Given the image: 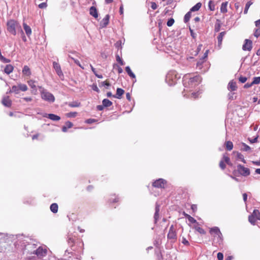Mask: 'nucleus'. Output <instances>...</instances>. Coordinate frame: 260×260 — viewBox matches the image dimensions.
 I'll use <instances>...</instances> for the list:
<instances>
[{
	"mask_svg": "<svg viewBox=\"0 0 260 260\" xmlns=\"http://www.w3.org/2000/svg\"><path fill=\"white\" fill-rule=\"evenodd\" d=\"M44 117L48 118L53 121H58L60 119V117L54 114H46Z\"/></svg>",
	"mask_w": 260,
	"mask_h": 260,
	"instance_id": "nucleus-17",
	"label": "nucleus"
},
{
	"mask_svg": "<svg viewBox=\"0 0 260 260\" xmlns=\"http://www.w3.org/2000/svg\"><path fill=\"white\" fill-rule=\"evenodd\" d=\"M175 21L173 18H170L168 20L167 24L168 26H171L174 24Z\"/></svg>",
	"mask_w": 260,
	"mask_h": 260,
	"instance_id": "nucleus-48",
	"label": "nucleus"
},
{
	"mask_svg": "<svg viewBox=\"0 0 260 260\" xmlns=\"http://www.w3.org/2000/svg\"><path fill=\"white\" fill-rule=\"evenodd\" d=\"M253 35L256 38H258L260 36V27H257L254 29Z\"/></svg>",
	"mask_w": 260,
	"mask_h": 260,
	"instance_id": "nucleus-44",
	"label": "nucleus"
},
{
	"mask_svg": "<svg viewBox=\"0 0 260 260\" xmlns=\"http://www.w3.org/2000/svg\"><path fill=\"white\" fill-rule=\"evenodd\" d=\"M208 68V63L204 60V58L200 59L196 63V69L202 72H206Z\"/></svg>",
	"mask_w": 260,
	"mask_h": 260,
	"instance_id": "nucleus-8",
	"label": "nucleus"
},
{
	"mask_svg": "<svg viewBox=\"0 0 260 260\" xmlns=\"http://www.w3.org/2000/svg\"><path fill=\"white\" fill-rule=\"evenodd\" d=\"M260 83V77H255L253 78V80L252 82V84H258Z\"/></svg>",
	"mask_w": 260,
	"mask_h": 260,
	"instance_id": "nucleus-47",
	"label": "nucleus"
},
{
	"mask_svg": "<svg viewBox=\"0 0 260 260\" xmlns=\"http://www.w3.org/2000/svg\"><path fill=\"white\" fill-rule=\"evenodd\" d=\"M125 71L131 78H135V75L133 73L129 66H127L125 67Z\"/></svg>",
	"mask_w": 260,
	"mask_h": 260,
	"instance_id": "nucleus-32",
	"label": "nucleus"
},
{
	"mask_svg": "<svg viewBox=\"0 0 260 260\" xmlns=\"http://www.w3.org/2000/svg\"><path fill=\"white\" fill-rule=\"evenodd\" d=\"M258 138V135L256 134L252 138H248V139L251 143H254L257 142Z\"/></svg>",
	"mask_w": 260,
	"mask_h": 260,
	"instance_id": "nucleus-40",
	"label": "nucleus"
},
{
	"mask_svg": "<svg viewBox=\"0 0 260 260\" xmlns=\"http://www.w3.org/2000/svg\"><path fill=\"white\" fill-rule=\"evenodd\" d=\"M124 93V90L120 88H118L116 90V93L113 95V97L118 99H120L122 94Z\"/></svg>",
	"mask_w": 260,
	"mask_h": 260,
	"instance_id": "nucleus-19",
	"label": "nucleus"
},
{
	"mask_svg": "<svg viewBox=\"0 0 260 260\" xmlns=\"http://www.w3.org/2000/svg\"><path fill=\"white\" fill-rule=\"evenodd\" d=\"M7 29L11 34L16 36L17 31L19 32L21 35H23V31L19 23L14 20L10 19L7 22Z\"/></svg>",
	"mask_w": 260,
	"mask_h": 260,
	"instance_id": "nucleus-1",
	"label": "nucleus"
},
{
	"mask_svg": "<svg viewBox=\"0 0 260 260\" xmlns=\"http://www.w3.org/2000/svg\"><path fill=\"white\" fill-rule=\"evenodd\" d=\"M237 157L238 158L240 159L244 164H245L246 162L245 159H244V156L241 153H240L239 152H237Z\"/></svg>",
	"mask_w": 260,
	"mask_h": 260,
	"instance_id": "nucleus-45",
	"label": "nucleus"
},
{
	"mask_svg": "<svg viewBox=\"0 0 260 260\" xmlns=\"http://www.w3.org/2000/svg\"><path fill=\"white\" fill-rule=\"evenodd\" d=\"M220 27H221L220 21L219 19H217L215 24V28H214L215 31L216 32H218L220 30Z\"/></svg>",
	"mask_w": 260,
	"mask_h": 260,
	"instance_id": "nucleus-36",
	"label": "nucleus"
},
{
	"mask_svg": "<svg viewBox=\"0 0 260 260\" xmlns=\"http://www.w3.org/2000/svg\"><path fill=\"white\" fill-rule=\"evenodd\" d=\"M209 233L213 237V242L220 245L223 243V236L219 229L217 226L211 228L209 230Z\"/></svg>",
	"mask_w": 260,
	"mask_h": 260,
	"instance_id": "nucleus-2",
	"label": "nucleus"
},
{
	"mask_svg": "<svg viewBox=\"0 0 260 260\" xmlns=\"http://www.w3.org/2000/svg\"><path fill=\"white\" fill-rule=\"evenodd\" d=\"M19 90L22 91H25L28 89L27 86L24 84H18Z\"/></svg>",
	"mask_w": 260,
	"mask_h": 260,
	"instance_id": "nucleus-42",
	"label": "nucleus"
},
{
	"mask_svg": "<svg viewBox=\"0 0 260 260\" xmlns=\"http://www.w3.org/2000/svg\"><path fill=\"white\" fill-rule=\"evenodd\" d=\"M193 229L201 235H205L206 231L200 226L199 222L193 225Z\"/></svg>",
	"mask_w": 260,
	"mask_h": 260,
	"instance_id": "nucleus-18",
	"label": "nucleus"
},
{
	"mask_svg": "<svg viewBox=\"0 0 260 260\" xmlns=\"http://www.w3.org/2000/svg\"><path fill=\"white\" fill-rule=\"evenodd\" d=\"M101 85L103 86H106L107 88L110 86V84L107 81L101 82Z\"/></svg>",
	"mask_w": 260,
	"mask_h": 260,
	"instance_id": "nucleus-53",
	"label": "nucleus"
},
{
	"mask_svg": "<svg viewBox=\"0 0 260 260\" xmlns=\"http://www.w3.org/2000/svg\"><path fill=\"white\" fill-rule=\"evenodd\" d=\"M2 104L7 107H10L12 105V101L8 96H5L2 101Z\"/></svg>",
	"mask_w": 260,
	"mask_h": 260,
	"instance_id": "nucleus-15",
	"label": "nucleus"
},
{
	"mask_svg": "<svg viewBox=\"0 0 260 260\" xmlns=\"http://www.w3.org/2000/svg\"><path fill=\"white\" fill-rule=\"evenodd\" d=\"M217 257L218 260H223V255L221 252H218L217 255Z\"/></svg>",
	"mask_w": 260,
	"mask_h": 260,
	"instance_id": "nucleus-54",
	"label": "nucleus"
},
{
	"mask_svg": "<svg viewBox=\"0 0 260 260\" xmlns=\"http://www.w3.org/2000/svg\"><path fill=\"white\" fill-rule=\"evenodd\" d=\"M14 70V67L11 64H7L6 66L5 69H4V72L9 75L10 73H11Z\"/></svg>",
	"mask_w": 260,
	"mask_h": 260,
	"instance_id": "nucleus-23",
	"label": "nucleus"
},
{
	"mask_svg": "<svg viewBox=\"0 0 260 260\" xmlns=\"http://www.w3.org/2000/svg\"><path fill=\"white\" fill-rule=\"evenodd\" d=\"M183 215L186 218H187V219L188 220V221L189 222H190L191 223H195V224H197V223H198L197 220L194 218H193L192 217H191L190 215H189V214L186 213L185 212H183Z\"/></svg>",
	"mask_w": 260,
	"mask_h": 260,
	"instance_id": "nucleus-24",
	"label": "nucleus"
},
{
	"mask_svg": "<svg viewBox=\"0 0 260 260\" xmlns=\"http://www.w3.org/2000/svg\"><path fill=\"white\" fill-rule=\"evenodd\" d=\"M110 16L109 15H106L105 17L102 19L100 22V26L104 28L107 26L109 22Z\"/></svg>",
	"mask_w": 260,
	"mask_h": 260,
	"instance_id": "nucleus-16",
	"label": "nucleus"
},
{
	"mask_svg": "<svg viewBox=\"0 0 260 260\" xmlns=\"http://www.w3.org/2000/svg\"><path fill=\"white\" fill-rule=\"evenodd\" d=\"M237 170L238 172L243 176H247L250 174L249 169L241 165H238L237 166Z\"/></svg>",
	"mask_w": 260,
	"mask_h": 260,
	"instance_id": "nucleus-12",
	"label": "nucleus"
},
{
	"mask_svg": "<svg viewBox=\"0 0 260 260\" xmlns=\"http://www.w3.org/2000/svg\"><path fill=\"white\" fill-rule=\"evenodd\" d=\"M73 124V123L70 121H67L65 123L64 125L62 127V130H67L68 128H71L72 127Z\"/></svg>",
	"mask_w": 260,
	"mask_h": 260,
	"instance_id": "nucleus-34",
	"label": "nucleus"
},
{
	"mask_svg": "<svg viewBox=\"0 0 260 260\" xmlns=\"http://www.w3.org/2000/svg\"><path fill=\"white\" fill-rule=\"evenodd\" d=\"M47 250L45 248H43L42 247H39L33 253L36 254L39 258H42L47 255Z\"/></svg>",
	"mask_w": 260,
	"mask_h": 260,
	"instance_id": "nucleus-11",
	"label": "nucleus"
},
{
	"mask_svg": "<svg viewBox=\"0 0 260 260\" xmlns=\"http://www.w3.org/2000/svg\"><path fill=\"white\" fill-rule=\"evenodd\" d=\"M255 25L256 27H260V19L255 21Z\"/></svg>",
	"mask_w": 260,
	"mask_h": 260,
	"instance_id": "nucleus-64",
	"label": "nucleus"
},
{
	"mask_svg": "<svg viewBox=\"0 0 260 260\" xmlns=\"http://www.w3.org/2000/svg\"><path fill=\"white\" fill-rule=\"evenodd\" d=\"M179 78L175 71H170L167 74L166 80L170 85H173L177 83Z\"/></svg>",
	"mask_w": 260,
	"mask_h": 260,
	"instance_id": "nucleus-4",
	"label": "nucleus"
},
{
	"mask_svg": "<svg viewBox=\"0 0 260 260\" xmlns=\"http://www.w3.org/2000/svg\"><path fill=\"white\" fill-rule=\"evenodd\" d=\"M189 31L191 37L193 39H195L196 37V34L193 32V30L192 29H191V28H189Z\"/></svg>",
	"mask_w": 260,
	"mask_h": 260,
	"instance_id": "nucleus-59",
	"label": "nucleus"
},
{
	"mask_svg": "<svg viewBox=\"0 0 260 260\" xmlns=\"http://www.w3.org/2000/svg\"><path fill=\"white\" fill-rule=\"evenodd\" d=\"M167 238L171 243H175L177 240V232L173 225H172L170 228Z\"/></svg>",
	"mask_w": 260,
	"mask_h": 260,
	"instance_id": "nucleus-6",
	"label": "nucleus"
},
{
	"mask_svg": "<svg viewBox=\"0 0 260 260\" xmlns=\"http://www.w3.org/2000/svg\"><path fill=\"white\" fill-rule=\"evenodd\" d=\"M89 13L91 16L94 17L95 18H96L98 17V13L97 10L95 8V7H94L93 6H92L91 7H90V10H89Z\"/></svg>",
	"mask_w": 260,
	"mask_h": 260,
	"instance_id": "nucleus-21",
	"label": "nucleus"
},
{
	"mask_svg": "<svg viewBox=\"0 0 260 260\" xmlns=\"http://www.w3.org/2000/svg\"><path fill=\"white\" fill-rule=\"evenodd\" d=\"M191 12L189 11L187 12L184 17V22L185 23H187L189 21L190 17H191Z\"/></svg>",
	"mask_w": 260,
	"mask_h": 260,
	"instance_id": "nucleus-39",
	"label": "nucleus"
},
{
	"mask_svg": "<svg viewBox=\"0 0 260 260\" xmlns=\"http://www.w3.org/2000/svg\"><path fill=\"white\" fill-rule=\"evenodd\" d=\"M102 104L105 107H109L112 105V102L106 99L103 100Z\"/></svg>",
	"mask_w": 260,
	"mask_h": 260,
	"instance_id": "nucleus-33",
	"label": "nucleus"
},
{
	"mask_svg": "<svg viewBox=\"0 0 260 260\" xmlns=\"http://www.w3.org/2000/svg\"><path fill=\"white\" fill-rule=\"evenodd\" d=\"M41 96L43 100L48 102L53 103L55 101L54 95L45 89L41 91Z\"/></svg>",
	"mask_w": 260,
	"mask_h": 260,
	"instance_id": "nucleus-5",
	"label": "nucleus"
},
{
	"mask_svg": "<svg viewBox=\"0 0 260 260\" xmlns=\"http://www.w3.org/2000/svg\"><path fill=\"white\" fill-rule=\"evenodd\" d=\"M119 200L118 198H117L115 194H113L111 196V197L109 199V201L111 203H115L117 202Z\"/></svg>",
	"mask_w": 260,
	"mask_h": 260,
	"instance_id": "nucleus-41",
	"label": "nucleus"
},
{
	"mask_svg": "<svg viewBox=\"0 0 260 260\" xmlns=\"http://www.w3.org/2000/svg\"><path fill=\"white\" fill-rule=\"evenodd\" d=\"M36 81L32 80H30L27 81L28 85L34 90H37L36 85L35 84Z\"/></svg>",
	"mask_w": 260,
	"mask_h": 260,
	"instance_id": "nucleus-31",
	"label": "nucleus"
},
{
	"mask_svg": "<svg viewBox=\"0 0 260 260\" xmlns=\"http://www.w3.org/2000/svg\"><path fill=\"white\" fill-rule=\"evenodd\" d=\"M225 34V31L221 32L217 37L218 45L220 47L222 44L223 37Z\"/></svg>",
	"mask_w": 260,
	"mask_h": 260,
	"instance_id": "nucleus-25",
	"label": "nucleus"
},
{
	"mask_svg": "<svg viewBox=\"0 0 260 260\" xmlns=\"http://www.w3.org/2000/svg\"><path fill=\"white\" fill-rule=\"evenodd\" d=\"M184 85L187 87V85L190 86L191 87H193L198 85L201 81V78L200 76L197 75L193 77H190L189 74L185 75L183 77Z\"/></svg>",
	"mask_w": 260,
	"mask_h": 260,
	"instance_id": "nucleus-3",
	"label": "nucleus"
},
{
	"mask_svg": "<svg viewBox=\"0 0 260 260\" xmlns=\"http://www.w3.org/2000/svg\"><path fill=\"white\" fill-rule=\"evenodd\" d=\"M191 209L193 213L196 212L197 210V206L193 204L191 206Z\"/></svg>",
	"mask_w": 260,
	"mask_h": 260,
	"instance_id": "nucleus-58",
	"label": "nucleus"
},
{
	"mask_svg": "<svg viewBox=\"0 0 260 260\" xmlns=\"http://www.w3.org/2000/svg\"><path fill=\"white\" fill-rule=\"evenodd\" d=\"M39 7L40 9H44L47 7V4L46 3H42L39 5Z\"/></svg>",
	"mask_w": 260,
	"mask_h": 260,
	"instance_id": "nucleus-56",
	"label": "nucleus"
},
{
	"mask_svg": "<svg viewBox=\"0 0 260 260\" xmlns=\"http://www.w3.org/2000/svg\"><path fill=\"white\" fill-rule=\"evenodd\" d=\"M253 84H252V82L251 83H247L246 84H245L244 86V88H248L250 87H251Z\"/></svg>",
	"mask_w": 260,
	"mask_h": 260,
	"instance_id": "nucleus-60",
	"label": "nucleus"
},
{
	"mask_svg": "<svg viewBox=\"0 0 260 260\" xmlns=\"http://www.w3.org/2000/svg\"><path fill=\"white\" fill-rule=\"evenodd\" d=\"M80 105V103L78 101H73L68 104L69 106L70 107H78Z\"/></svg>",
	"mask_w": 260,
	"mask_h": 260,
	"instance_id": "nucleus-35",
	"label": "nucleus"
},
{
	"mask_svg": "<svg viewBox=\"0 0 260 260\" xmlns=\"http://www.w3.org/2000/svg\"><path fill=\"white\" fill-rule=\"evenodd\" d=\"M69 57L71 59H72V60H73V61H74V62H75L77 65H78V64L80 63V62H79V61L78 60L76 59L75 58H73V57H71V56H69Z\"/></svg>",
	"mask_w": 260,
	"mask_h": 260,
	"instance_id": "nucleus-62",
	"label": "nucleus"
},
{
	"mask_svg": "<svg viewBox=\"0 0 260 260\" xmlns=\"http://www.w3.org/2000/svg\"><path fill=\"white\" fill-rule=\"evenodd\" d=\"M151 8L153 9V10H155L157 9V6L156 5V4L154 2H151Z\"/></svg>",
	"mask_w": 260,
	"mask_h": 260,
	"instance_id": "nucleus-57",
	"label": "nucleus"
},
{
	"mask_svg": "<svg viewBox=\"0 0 260 260\" xmlns=\"http://www.w3.org/2000/svg\"><path fill=\"white\" fill-rule=\"evenodd\" d=\"M257 220H260V212L254 209L252 213L248 216V221L251 224L254 225Z\"/></svg>",
	"mask_w": 260,
	"mask_h": 260,
	"instance_id": "nucleus-7",
	"label": "nucleus"
},
{
	"mask_svg": "<svg viewBox=\"0 0 260 260\" xmlns=\"http://www.w3.org/2000/svg\"><path fill=\"white\" fill-rule=\"evenodd\" d=\"M50 208L51 211L53 213H56L58 211V205L56 203H53L51 205Z\"/></svg>",
	"mask_w": 260,
	"mask_h": 260,
	"instance_id": "nucleus-29",
	"label": "nucleus"
},
{
	"mask_svg": "<svg viewBox=\"0 0 260 260\" xmlns=\"http://www.w3.org/2000/svg\"><path fill=\"white\" fill-rule=\"evenodd\" d=\"M22 73L27 76H29L31 75L30 70L27 66H24L22 69Z\"/></svg>",
	"mask_w": 260,
	"mask_h": 260,
	"instance_id": "nucleus-26",
	"label": "nucleus"
},
{
	"mask_svg": "<svg viewBox=\"0 0 260 260\" xmlns=\"http://www.w3.org/2000/svg\"><path fill=\"white\" fill-rule=\"evenodd\" d=\"M116 60L118 62L121 66H123L124 63L122 59L119 57L118 55H116Z\"/></svg>",
	"mask_w": 260,
	"mask_h": 260,
	"instance_id": "nucleus-49",
	"label": "nucleus"
},
{
	"mask_svg": "<svg viewBox=\"0 0 260 260\" xmlns=\"http://www.w3.org/2000/svg\"><path fill=\"white\" fill-rule=\"evenodd\" d=\"M228 88L229 90L235 91L237 88L236 82H234L233 80L231 81L229 83Z\"/></svg>",
	"mask_w": 260,
	"mask_h": 260,
	"instance_id": "nucleus-20",
	"label": "nucleus"
},
{
	"mask_svg": "<svg viewBox=\"0 0 260 260\" xmlns=\"http://www.w3.org/2000/svg\"><path fill=\"white\" fill-rule=\"evenodd\" d=\"M228 2H223L221 4V7H220V11L221 13H226L228 11L227 10V5H228Z\"/></svg>",
	"mask_w": 260,
	"mask_h": 260,
	"instance_id": "nucleus-28",
	"label": "nucleus"
},
{
	"mask_svg": "<svg viewBox=\"0 0 260 260\" xmlns=\"http://www.w3.org/2000/svg\"><path fill=\"white\" fill-rule=\"evenodd\" d=\"M159 206L158 204L155 206V212L154 215L155 222H156L159 218Z\"/></svg>",
	"mask_w": 260,
	"mask_h": 260,
	"instance_id": "nucleus-27",
	"label": "nucleus"
},
{
	"mask_svg": "<svg viewBox=\"0 0 260 260\" xmlns=\"http://www.w3.org/2000/svg\"><path fill=\"white\" fill-rule=\"evenodd\" d=\"M96 121L97 120L96 119H95L89 118V119H87L85 121V122L87 123H88V124H91V123H92L93 122H96Z\"/></svg>",
	"mask_w": 260,
	"mask_h": 260,
	"instance_id": "nucleus-52",
	"label": "nucleus"
},
{
	"mask_svg": "<svg viewBox=\"0 0 260 260\" xmlns=\"http://www.w3.org/2000/svg\"><path fill=\"white\" fill-rule=\"evenodd\" d=\"M53 68L55 69L57 74L59 76H63V73L59 63L54 61L53 62Z\"/></svg>",
	"mask_w": 260,
	"mask_h": 260,
	"instance_id": "nucleus-14",
	"label": "nucleus"
},
{
	"mask_svg": "<svg viewBox=\"0 0 260 260\" xmlns=\"http://www.w3.org/2000/svg\"><path fill=\"white\" fill-rule=\"evenodd\" d=\"M22 100L26 102H31L32 100V99L31 97H25L22 98Z\"/></svg>",
	"mask_w": 260,
	"mask_h": 260,
	"instance_id": "nucleus-63",
	"label": "nucleus"
},
{
	"mask_svg": "<svg viewBox=\"0 0 260 260\" xmlns=\"http://www.w3.org/2000/svg\"><path fill=\"white\" fill-rule=\"evenodd\" d=\"M208 7L209 9L212 11L215 10V5L212 1H209L208 3Z\"/></svg>",
	"mask_w": 260,
	"mask_h": 260,
	"instance_id": "nucleus-46",
	"label": "nucleus"
},
{
	"mask_svg": "<svg viewBox=\"0 0 260 260\" xmlns=\"http://www.w3.org/2000/svg\"><path fill=\"white\" fill-rule=\"evenodd\" d=\"M243 145L244 147V148L243 149V150L244 151H249L251 149L250 147L249 146H248L247 145L245 144V143H243Z\"/></svg>",
	"mask_w": 260,
	"mask_h": 260,
	"instance_id": "nucleus-55",
	"label": "nucleus"
},
{
	"mask_svg": "<svg viewBox=\"0 0 260 260\" xmlns=\"http://www.w3.org/2000/svg\"><path fill=\"white\" fill-rule=\"evenodd\" d=\"M181 242H182V244H183L184 245H185V246H189V243L186 239V238L183 237Z\"/></svg>",
	"mask_w": 260,
	"mask_h": 260,
	"instance_id": "nucleus-51",
	"label": "nucleus"
},
{
	"mask_svg": "<svg viewBox=\"0 0 260 260\" xmlns=\"http://www.w3.org/2000/svg\"><path fill=\"white\" fill-rule=\"evenodd\" d=\"M225 164L229 166H232V164L230 161V157L226 154H224L222 159L219 162V167L222 170H224L226 167Z\"/></svg>",
	"mask_w": 260,
	"mask_h": 260,
	"instance_id": "nucleus-9",
	"label": "nucleus"
},
{
	"mask_svg": "<svg viewBox=\"0 0 260 260\" xmlns=\"http://www.w3.org/2000/svg\"><path fill=\"white\" fill-rule=\"evenodd\" d=\"M68 114V116L69 117H74L75 116H76V115H77V113L75 112H70Z\"/></svg>",
	"mask_w": 260,
	"mask_h": 260,
	"instance_id": "nucleus-61",
	"label": "nucleus"
},
{
	"mask_svg": "<svg viewBox=\"0 0 260 260\" xmlns=\"http://www.w3.org/2000/svg\"><path fill=\"white\" fill-rule=\"evenodd\" d=\"M252 48V41L249 39H245L244 44L242 46V49L244 51L248 50L250 51Z\"/></svg>",
	"mask_w": 260,
	"mask_h": 260,
	"instance_id": "nucleus-13",
	"label": "nucleus"
},
{
	"mask_svg": "<svg viewBox=\"0 0 260 260\" xmlns=\"http://www.w3.org/2000/svg\"><path fill=\"white\" fill-rule=\"evenodd\" d=\"M201 6L202 4L201 3H198L196 5H194L190 9V11L191 12L197 11L201 8Z\"/></svg>",
	"mask_w": 260,
	"mask_h": 260,
	"instance_id": "nucleus-30",
	"label": "nucleus"
},
{
	"mask_svg": "<svg viewBox=\"0 0 260 260\" xmlns=\"http://www.w3.org/2000/svg\"><path fill=\"white\" fill-rule=\"evenodd\" d=\"M226 148L228 150L231 151L233 148V144L231 141H226L225 142Z\"/></svg>",
	"mask_w": 260,
	"mask_h": 260,
	"instance_id": "nucleus-38",
	"label": "nucleus"
},
{
	"mask_svg": "<svg viewBox=\"0 0 260 260\" xmlns=\"http://www.w3.org/2000/svg\"><path fill=\"white\" fill-rule=\"evenodd\" d=\"M23 28H24V29L25 30V33H26V35H27V37H29L31 35V28L30 27V26L27 25L25 23H24L23 24Z\"/></svg>",
	"mask_w": 260,
	"mask_h": 260,
	"instance_id": "nucleus-22",
	"label": "nucleus"
},
{
	"mask_svg": "<svg viewBox=\"0 0 260 260\" xmlns=\"http://www.w3.org/2000/svg\"><path fill=\"white\" fill-rule=\"evenodd\" d=\"M247 78L246 77L240 76L239 78V81L242 83H245L247 81Z\"/></svg>",
	"mask_w": 260,
	"mask_h": 260,
	"instance_id": "nucleus-50",
	"label": "nucleus"
},
{
	"mask_svg": "<svg viewBox=\"0 0 260 260\" xmlns=\"http://www.w3.org/2000/svg\"><path fill=\"white\" fill-rule=\"evenodd\" d=\"M19 90H19V86H17L16 85H14L12 87L11 91L16 94L19 93Z\"/></svg>",
	"mask_w": 260,
	"mask_h": 260,
	"instance_id": "nucleus-43",
	"label": "nucleus"
},
{
	"mask_svg": "<svg viewBox=\"0 0 260 260\" xmlns=\"http://www.w3.org/2000/svg\"><path fill=\"white\" fill-rule=\"evenodd\" d=\"M167 184V181L165 179L159 178L155 180L152 183V186L154 187L159 188H164Z\"/></svg>",
	"mask_w": 260,
	"mask_h": 260,
	"instance_id": "nucleus-10",
	"label": "nucleus"
},
{
	"mask_svg": "<svg viewBox=\"0 0 260 260\" xmlns=\"http://www.w3.org/2000/svg\"><path fill=\"white\" fill-rule=\"evenodd\" d=\"M252 4H253V3L251 1H248L246 4L245 9H244V14H246L247 13L249 7H250V6Z\"/></svg>",
	"mask_w": 260,
	"mask_h": 260,
	"instance_id": "nucleus-37",
	"label": "nucleus"
}]
</instances>
